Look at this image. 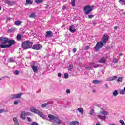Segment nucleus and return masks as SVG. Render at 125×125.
<instances>
[{
	"mask_svg": "<svg viewBox=\"0 0 125 125\" xmlns=\"http://www.w3.org/2000/svg\"><path fill=\"white\" fill-rule=\"evenodd\" d=\"M0 48H9L15 43V40H10L9 38L3 36L0 38Z\"/></svg>",
	"mask_w": 125,
	"mask_h": 125,
	"instance_id": "nucleus-1",
	"label": "nucleus"
},
{
	"mask_svg": "<svg viewBox=\"0 0 125 125\" xmlns=\"http://www.w3.org/2000/svg\"><path fill=\"white\" fill-rule=\"evenodd\" d=\"M108 40L109 36L106 34L104 35L102 38V41L97 42L96 46L94 47L95 51H98L100 48H102L103 45L107 43V42H108Z\"/></svg>",
	"mask_w": 125,
	"mask_h": 125,
	"instance_id": "nucleus-2",
	"label": "nucleus"
},
{
	"mask_svg": "<svg viewBox=\"0 0 125 125\" xmlns=\"http://www.w3.org/2000/svg\"><path fill=\"white\" fill-rule=\"evenodd\" d=\"M94 7V5L89 6V5H86L84 7L83 10H84V13L86 15H88L89 13H91L92 12V10H93V8Z\"/></svg>",
	"mask_w": 125,
	"mask_h": 125,
	"instance_id": "nucleus-3",
	"label": "nucleus"
},
{
	"mask_svg": "<svg viewBox=\"0 0 125 125\" xmlns=\"http://www.w3.org/2000/svg\"><path fill=\"white\" fill-rule=\"evenodd\" d=\"M33 45V42L31 41H26L22 43V47L23 49H29L31 48Z\"/></svg>",
	"mask_w": 125,
	"mask_h": 125,
	"instance_id": "nucleus-4",
	"label": "nucleus"
},
{
	"mask_svg": "<svg viewBox=\"0 0 125 125\" xmlns=\"http://www.w3.org/2000/svg\"><path fill=\"white\" fill-rule=\"evenodd\" d=\"M27 115V116H31V113L30 112H25V111H23L21 112V118L22 119V120H26V117H25V115Z\"/></svg>",
	"mask_w": 125,
	"mask_h": 125,
	"instance_id": "nucleus-5",
	"label": "nucleus"
},
{
	"mask_svg": "<svg viewBox=\"0 0 125 125\" xmlns=\"http://www.w3.org/2000/svg\"><path fill=\"white\" fill-rule=\"evenodd\" d=\"M42 48V46L41 44H36L32 46V49L34 50H40Z\"/></svg>",
	"mask_w": 125,
	"mask_h": 125,
	"instance_id": "nucleus-6",
	"label": "nucleus"
},
{
	"mask_svg": "<svg viewBox=\"0 0 125 125\" xmlns=\"http://www.w3.org/2000/svg\"><path fill=\"white\" fill-rule=\"evenodd\" d=\"M107 60V58L106 57H102L98 61V63H102V64H105L106 63Z\"/></svg>",
	"mask_w": 125,
	"mask_h": 125,
	"instance_id": "nucleus-7",
	"label": "nucleus"
},
{
	"mask_svg": "<svg viewBox=\"0 0 125 125\" xmlns=\"http://www.w3.org/2000/svg\"><path fill=\"white\" fill-rule=\"evenodd\" d=\"M4 3H5L6 4H8V5H11V6H12V5H14L15 4V1H9L8 0H5L4 1Z\"/></svg>",
	"mask_w": 125,
	"mask_h": 125,
	"instance_id": "nucleus-8",
	"label": "nucleus"
},
{
	"mask_svg": "<svg viewBox=\"0 0 125 125\" xmlns=\"http://www.w3.org/2000/svg\"><path fill=\"white\" fill-rule=\"evenodd\" d=\"M57 116H55L52 114H49L48 115V118L49 119V121L50 122H52L53 120H55V119H57Z\"/></svg>",
	"mask_w": 125,
	"mask_h": 125,
	"instance_id": "nucleus-9",
	"label": "nucleus"
},
{
	"mask_svg": "<svg viewBox=\"0 0 125 125\" xmlns=\"http://www.w3.org/2000/svg\"><path fill=\"white\" fill-rule=\"evenodd\" d=\"M57 118L55 119L54 121V123L56 124V125H59L60 124H62V120L58 119V117L57 116Z\"/></svg>",
	"mask_w": 125,
	"mask_h": 125,
	"instance_id": "nucleus-10",
	"label": "nucleus"
},
{
	"mask_svg": "<svg viewBox=\"0 0 125 125\" xmlns=\"http://www.w3.org/2000/svg\"><path fill=\"white\" fill-rule=\"evenodd\" d=\"M69 31L71 33H75L76 32V29H75V25H72L69 27Z\"/></svg>",
	"mask_w": 125,
	"mask_h": 125,
	"instance_id": "nucleus-11",
	"label": "nucleus"
},
{
	"mask_svg": "<svg viewBox=\"0 0 125 125\" xmlns=\"http://www.w3.org/2000/svg\"><path fill=\"white\" fill-rule=\"evenodd\" d=\"M30 110L32 112V113H34L35 114H37L38 115L39 113H40V111L38 110L36 108H30Z\"/></svg>",
	"mask_w": 125,
	"mask_h": 125,
	"instance_id": "nucleus-12",
	"label": "nucleus"
},
{
	"mask_svg": "<svg viewBox=\"0 0 125 125\" xmlns=\"http://www.w3.org/2000/svg\"><path fill=\"white\" fill-rule=\"evenodd\" d=\"M45 37L46 38H47V37H52V32L51 31H47Z\"/></svg>",
	"mask_w": 125,
	"mask_h": 125,
	"instance_id": "nucleus-13",
	"label": "nucleus"
},
{
	"mask_svg": "<svg viewBox=\"0 0 125 125\" xmlns=\"http://www.w3.org/2000/svg\"><path fill=\"white\" fill-rule=\"evenodd\" d=\"M101 82V81L99 80H93V82H92L94 84H99V83H100Z\"/></svg>",
	"mask_w": 125,
	"mask_h": 125,
	"instance_id": "nucleus-14",
	"label": "nucleus"
},
{
	"mask_svg": "<svg viewBox=\"0 0 125 125\" xmlns=\"http://www.w3.org/2000/svg\"><path fill=\"white\" fill-rule=\"evenodd\" d=\"M32 69L34 73H37L38 72V66L33 65L32 66Z\"/></svg>",
	"mask_w": 125,
	"mask_h": 125,
	"instance_id": "nucleus-15",
	"label": "nucleus"
},
{
	"mask_svg": "<svg viewBox=\"0 0 125 125\" xmlns=\"http://www.w3.org/2000/svg\"><path fill=\"white\" fill-rule=\"evenodd\" d=\"M100 115H104V116H107L108 112L104 110L102 111V112L99 113Z\"/></svg>",
	"mask_w": 125,
	"mask_h": 125,
	"instance_id": "nucleus-16",
	"label": "nucleus"
},
{
	"mask_svg": "<svg viewBox=\"0 0 125 125\" xmlns=\"http://www.w3.org/2000/svg\"><path fill=\"white\" fill-rule=\"evenodd\" d=\"M39 116L41 117V118H42V119H45V115L42 113V112H39L38 113Z\"/></svg>",
	"mask_w": 125,
	"mask_h": 125,
	"instance_id": "nucleus-17",
	"label": "nucleus"
},
{
	"mask_svg": "<svg viewBox=\"0 0 125 125\" xmlns=\"http://www.w3.org/2000/svg\"><path fill=\"white\" fill-rule=\"evenodd\" d=\"M79 125V122L77 121H74L70 122V125Z\"/></svg>",
	"mask_w": 125,
	"mask_h": 125,
	"instance_id": "nucleus-18",
	"label": "nucleus"
},
{
	"mask_svg": "<svg viewBox=\"0 0 125 125\" xmlns=\"http://www.w3.org/2000/svg\"><path fill=\"white\" fill-rule=\"evenodd\" d=\"M33 0H26V4L25 5H28V4H33Z\"/></svg>",
	"mask_w": 125,
	"mask_h": 125,
	"instance_id": "nucleus-19",
	"label": "nucleus"
},
{
	"mask_svg": "<svg viewBox=\"0 0 125 125\" xmlns=\"http://www.w3.org/2000/svg\"><path fill=\"white\" fill-rule=\"evenodd\" d=\"M77 111L79 112V113H81L82 115H83V108H78L77 109Z\"/></svg>",
	"mask_w": 125,
	"mask_h": 125,
	"instance_id": "nucleus-20",
	"label": "nucleus"
},
{
	"mask_svg": "<svg viewBox=\"0 0 125 125\" xmlns=\"http://www.w3.org/2000/svg\"><path fill=\"white\" fill-rule=\"evenodd\" d=\"M13 121L14 122L15 125H19V123H18V120H17V119L16 118L14 117Z\"/></svg>",
	"mask_w": 125,
	"mask_h": 125,
	"instance_id": "nucleus-21",
	"label": "nucleus"
},
{
	"mask_svg": "<svg viewBox=\"0 0 125 125\" xmlns=\"http://www.w3.org/2000/svg\"><path fill=\"white\" fill-rule=\"evenodd\" d=\"M15 25H16V26H20V25H21V21H15Z\"/></svg>",
	"mask_w": 125,
	"mask_h": 125,
	"instance_id": "nucleus-22",
	"label": "nucleus"
},
{
	"mask_svg": "<svg viewBox=\"0 0 125 125\" xmlns=\"http://www.w3.org/2000/svg\"><path fill=\"white\" fill-rule=\"evenodd\" d=\"M29 17L30 18H36V17H37V15L35 13H32L29 15Z\"/></svg>",
	"mask_w": 125,
	"mask_h": 125,
	"instance_id": "nucleus-23",
	"label": "nucleus"
},
{
	"mask_svg": "<svg viewBox=\"0 0 125 125\" xmlns=\"http://www.w3.org/2000/svg\"><path fill=\"white\" fill-rule=\"evenodd\" d=\"M17 98H20L23 95V93H19L16 94Z\"/></svg>",
	"mask_w": 125,
	"mask_h": 125,
	"instance_id": "nucleus-24",
	"label": "nucleus"
},
{
	"mask_svg": "<svg viewBox=\"0 0 125 125\" xmlns=\"http://www.w3.org/2000/svg\"><path fill=\"white\" fill-rule=\"evenodd\" d=\"M22 39V36L20 34H18L17 36V40L18 41H21Z\"/></svg>",
	"mask_w": 125,
	"mask_h": 125,
	"instance_id": "nucleus-25",
	"label": "nucleus"
},
{
	"mask_svg": "<svg viewBox=\"0 0 125 125\" xmlns=\"http://www.w3.org/2000/svg\"><path fill=\"white\" fill-rule=\"evenodd\" d=\"M119 2V3H121L122 5H125V0H120Z\"/></svg>",
	"mask_w": 125,
	"mask_h": 125,
	"instance_id": "nucleus-26",
	"label": "nucleus"
},
{
	"mask_svg": "<svg viewBox=\"0 0 125 125\" xmlns=\"http://www.w3.org/2000/svg\"><path fill=\"white\" fill-rule=\"evenodd\" d=\"M42 1H43V0H35V2L37 3V4H39V3H42Z\"/></svg>",
	"mask_w": 125,
	"mask_h": 125,
	"instance_id": "nucleus-27",
	"label": "nucleus"
},
{
	"mask_svg": "<svg viewBox=\"0 0 125 125\" xmlns=\"http://www.w3.org/2000/svg\"><path fill=\"white\" fill-rule=\"evenodd\" d=\"M47 105H48V103H46L42 104L41 105V107H42V108H44V107H46V106H47Z\"/></svg>",
	"mask_w": 125,
	"mask_h": 125,
	"instance_id": "nucleus-28",
	"label": "nucleus"
},
{
	"mask_svg": "<svg viewBox=\"0 0 125 125\" xmlns=\"http://www.w3.org/2000/svg\"><path fill=\"white\" fill-rule=\"evenodd\" d=\"M73 67L74 66L73 65V64H70L68 67L69 71H72Z\"/></svg>",
	"mask_w": 125,
	"mask_h": 125,
	"instance_id": "nucleus-29",
	"label": "nucleus"
},
{
	"mask_svg": "<svg viewBox=\"0 0 125 125\" xmlns=\"http://www.w3.org/2000/svg\"><path fill=\"white\" fill-rule=\"evenodd\" d=\"M118 62H119V60H118V59L116 58H114L113 59V63L114 64H116V63H118Z\"/></svg>",
	"mask_w": 125,
	"mask_h": 125,
	"instance_id": "nucleus-30",
	"label": "nucleus"
},
{
	"mask_svg": "<svg viewBox=\"0 0 125 125\" xmlns=\"http://www.w3.org/2000/svg\"><path fill=\"white\" fill-rule=\"evenodd\" d=\"M10 98H11L12 99H16V98H17L16 94H15V95H11Z\"/></svg>",
	"mask_w": 125,
	"mask_h": 125,
	"instance_id": "nucleus-31",
	"label": "nucleus"
},
{
	"mask_svg": "<svg viewBox=\"0 0 125 125\" xmlns=\"http://www.w3.org/2000/svg\"><path fill=\"white\" fill-rule=\"evenodd\" d=\"M122 81H123V77H119L117 80V82H118V83H121V82H122Z\"/></svg>",
	"mask_w": 125,
	"mask_h": 125,
	"instance_id": "nucleus-32",
	"label": "nucleus"
},
{
	"mask_svg": "<svg viewBox=\"0 0 125 125\" xmlns=\"http://www.w3.org/2000/svg\"><path fill=\"white\" fill-rule=\"evenodd\" d=\"M113 94L115 97L117 96V95H118V91L117 90H115Z\"/></svg>",
	"mask_w": 125,
	"mask_h": 125,
	"instance_id": "nucleus-33",
	"label": "nucleus"
},
{
	"mask_svg": "<svg viewBox=\"0 0 125 125\" xmlns=\"http://www.w3.org/2000/svg\"><path fill=\"white\" fill-rule=\"evenodd\" d=\"M10 63H13L14 62V60H13V58H10L9 59Z\"/></svg>",
	"mask_w": 125,
	"mask_h": 125,
	"instance_id": "nucleus-34",
	"label": "nucleus"
},
{
	"mask_svg": "<svg viewBox=\"0 0 125 125\" xmlns=\"http://www.w3.org/2000/svg\"><path fill=\"white\" fill-rule=\"evenodd\" d=\"M64 77L65 78V79H68V78H69V74L68 73H65L64 74Z\"/></svg>",
	"mask_w": 125,
	"mask_h": 125,
	"instance_id": "nucleus-35",
	"label": "nucleus"
},
{
	"mask_svg": "<svg viewBox=\"0 0 125 125\" xmlns=\"http://www.w3.org/2000/svg\"><path fill=\"white\" fill-rule=\"evenodd\" d=\"M93 113H94V109H92L90 110V113H89V115H92Z\"/></svg>",
	"mask_w": 125,
	"mask_h": 125,
	"instance_id": "nucleus-36",
	"label": "nucleus"
},
{
	"mask_svg": "<svg viewBox=\"0 0 125 125\" xmlns=\"http://www.w3.org/2000/svg\"><path fill=\"white\" fill-rule=\"evenodd\" d=\"M119 122L120 124H121L122 125H125V122L123 121V120H120Z\"/></svg>",
	"mask_w": 125,
	"mask_h": 125,
	"instance_id": "nucleus-37",
	"label": "nucleus"
},
{
	"mask_svg": "<svg viewBox=\"0 0 125 125\" xmlns=\"http://www.w3.org/2000/svg\"><path fill=\"white\" fill-rule=\"evenodd\" d=\"M88 18H90V19L93 18V17H94V15H88Z\"/></svg>",
	"mask_w": 125,
	"mask_h": 125,
	"instance_id": "nucleus-38",
	"label": "nucleus"
},
{
	"mask_svg": "<svg viewBox=\"0 0 125 125\" xmlns=\"http://www.w3.org/2000/svg\"><path fill=\"white\" fill-rule=\"evenodd\" d=\"M28 122H32V119L30 117H27Z\"/></svg>",
	"mask_w": 125,
	"mask_h": 125,
	"instance_id": "nucleus-39",
	"label": "nucleus"
},
{
	"mask_svg": "<svg viewBox=\"0 0 125 125\" xmlns=\"http://www.w3.org/2000/svg\"><path fill=\"white\" fill-rule=\"evenodd\" d=\"M99 117V119H103V120H106V117L105 116L103 117V118L101 117V116H100Z\"/></svg>",
	"mask_w": 125,
	"mask_h": 125,
	"instance_id": "nucleus-40",
	"label": "nucleus"
},
{
	"mask_svg": "<svg viewBox=\"0 0 125 125\" xmlns=\"http://www.w3.org/2000/svg\"><path fill=\"white\" fill-rule=\"evenodd\" d=\"M14 74L15 75H19V71L18 70H15Z\"/></svg>",
	"mask_w": 125,
	"mask_h": 125,
	"instance_id": "nucleus-41",
	"label": "nucleus"
},
{
	"mask_svg": "<svg viewBox=\"0 0 125 125\" xmlns=\"http://www.w3.org/2000/svg\"><path fill=\"white\" fill-rule=\"evenodd\" d=\"M75 1H72L71 2V4L72 5V6H76V4H75Z\"/></svg>",
	"mask_w": 125,
	"mask_h": 125,
	"instance_id": "nucleus-42",
	"label": "nucleus"
},
{
	"mask_svg": "<svg viewBox=\"0 0 125 125\" xmlns=\"http://www.w3.org/2000/svg\"><path fill=\"white\" fill-rule=\"evenodd\" d=\"M4 112H5V110H4V109H0V114H1V113H4Z\"/></svg>",
	"mask_w": 125,
	"mask_h": 125,
	"instance_id": "nucleus-43",
	"label": "nucleus"
},
{
	"mask_svg": "<svg viewBox=\"0 0 125 125\" xmlns=\"http://www.w3.org/2000/svg\"><path fill=\"white\" fill-rule=\"evenodd\" d=\"M65 9H66V5H64L62 9V10H65Z\"/></svg>",
	"mask_w": 125,
	"mask_h": 125,
	"instance_id": "nucleus-44",
	"label": "nucleus"
},
{
	"mask_svg": "<svg viewBox=\"0 0 125 125\" xmlns=\"http://www.w3.org/2000/svg\"><path fill=\"white\" fill-rule=\"evenodd\" d=\"M32 125H39V124H38V123H37L36 122H32L31 123Z\"/></svg>",
	"mask_w": 125,
	"mask_h": 125,
	"instance_id": "nucleus-45",
	"label": "nucleus"
},
{
	"mask_svg": "<svg viewBox=\"0 0 125 125\" xmlns=\"http://www.w3.org/2000/svg\"><path fill=\"white\" fill-rule=\"evenodd\" d=\"M116 79H117V76H113L112 78V81H114V80H116Z\"/></svg>",
	"mask_w": 125,
	"mask_h": 125,
	"instance_id": "nucleus-46",
	"label": "nucleus"
},
{
	"mask_svg": "<svg viewBox=\"0 0 125 125\" xmlns=\"http://www.w3.org/2000/svg\"><path fill=\"white\" fill-rule=\"evenodd\" d=\"M88 49H89V46H86L85 47V50H88Z\"/></svg>",
	"mask_w": 125,
	"mask_h": 125,
	"instance_id": "nucleus-47",
	"label": "nucleus"
},
{
	"mask_svg": "<svg viewBox=\"0 0 125 125\" xmlns=\"http://www.w3.org/2000/svg\"><path fill=\"white\" fill-rule=\"evenodd\" d=\"M14 105H17L18 104V102L17 101H15L14 102Z\"/></svg>",
	"mask_w": 125,
	"mask_h": 125,
	"instance_id": "nucleus-48",
	"label": "nucleus"
},
{
	"mask_svg": "<svg viewBox=\"0 0 125 125\" xmlns=\"http://www.w3.org/2000/svg\"><path fill=\"white\" fill-rule=\"evenodd\" d=\"M120 94H125V91L124 90H121L120 91Z\"/></svg>",
	"mask_w": 125,
	"mask_h": 125,
	"instance_id": "nucleus-49",
	"label": "nucleus"
},
{
	"mask_svg": "<svg viewBox=\"0 0 125 125\" xmlns=\"http://www.w3.org/2000/svg\"><path fill=\"white\" fill-rule=\"evenodd\" d=\"M99 67V64H97L96 65L94 66V68H98Z\"/></svg>",
	"mask_w": 125,
	"mask_h": 125,
	"instance_id": "nucleus-50",
	"label": "nucleus"
},
{
	"mask_svg": "<svg viewBox=\"0 0 125 125\" xmlns=\"http://www.w3.org/2000/svg\"><path fill=\"white\" fill-rule=\"evenodd\" d=\"M62 75V74H61V73H59L58 74V77H59L60 78L61 77Z\"/></svg>",
	"mask_w": 125,
	"mask_h": 125,
	"instance_id": "nucleus-51",
	"label": "nucleus"
},
{
	"mask_svg": "<svg viewBox=\"0 0 125 125\" xmlns=\"http://www.w3.org/2000/svg\"><path fill=\"white\" fill-rule=\"evenodd\" d=\"M73 51L74 53H75V52H76L77 51V49L74 48L73 49Z\"/></svg>",
	"mask_w": 125,
	"mask_h": 125,
	"instance_id": "nucleus-52",
	"label": "nucleus"
},
{
	"mask_svg": "<svg viewBox=\"0 0 125 125\" xmlns=\"http://www.w3.org/2000/svg\"><path fill=\"white\" fill-rule=\"evenodd\" d=\"M94 64H95V63H94L93 62H91V63H89V65H90V66H92V65H94Z\"/></svg>",
	"mask_w": 125,
	"mask_h": 125,
	"instance_id": "nucleus-53",
	"label": "nucleus"
},
{
	"mask_svg": "<svg viewBox=\"0 0 125 125\" xmlns=\"http://www.w3.org/2000/svg\"><path fill=\"white\" fill-rule=\"evenodd\" d=\"M66 92H67V93H70V90L69 89L66 90Z\"/></svg>",
	"mask_w": 125,
	"mask_h": 125,
	"instance_id": "nucleus-54",
	"label": "nucleus"
},
{
	"mask_svg": "<svg viewBox=\"0 0 125 125\" xmlns=\"http://www.w3.org/2000/svg\"><path fill=\"white\" fill-rule=\"evenodd\" d=\"M86 69L87 70H91V68H90V67H86Z\"/></svg>",
	"mask_w": 125,
	"mask_h": 125,
	"instance_id": "nucleus-55",
	"label": "nucleus"
},
{
	"mask_svg": "<svg viewBox=\"0 0 125 125\" xmlns=\"http://www.w3.org/2000/svg\"><path fill=\"white\" fill-rule=\"evenodd\" d=\"M123 55V54L122 53H120L119 54V56H122Z\"/></svg>",
	"mask_w": 125,
	"mask_h": 125,
	"instance_id": "nucleus-56",
	"label": "nucleus"
},
{
	"mask_svg": "<svg viewBox=\"0 0 125 125\" xmlns=\"http://www.w3.org/2000/svg\"><path fill=\"white\" fill-rule=\"evenodd\" d=\"M6 20H10V18H9V17H7V18H6Z\"/></svg>",
	"mask_w": 125,
	"mask_h": 125,
	"instance_id": "nucleus-57",
	"label": "nucleus"
},
{
	"mask_svg": "<svg viewBox=\"0 0 125 125\" xmlns=\"http://www.w3.org/2000/svg\"><path fill=\"white\" fill-rule=\"evenodd\" d=\"M114 29L115 30H117V29H118V27L115 26L114 28Z\"/></svg>",
	"mask_w": 125,
	"mask_h": 125,
	"instance_id": "nucleus-58",
	"label": "nucleus"
},
{
	"mask_svg": "<svg viewBox=\"0 0 125 125\" xmlns=\"http://www.w3.org/2000/svg\"><path fill=\"white\" fill-rule=\"evenodd\" d=\"M48 5H46V6H45V7L46 8H47V7H48Z\"/></svg>",
	"mask_w": 125,
	"mask_h": 125,
	"instance_id": "nucleus-59",
	"label": "nucleus"
},
{
	"mask_svg": "<svg viewBox=\"0 0 125 125\" xmlns=\"http://www.w3.org/2000/svg\"><path fill=\"white\" fill-rule=\"evenodd\" d=\"M109 125H117L114 124H109Z\"/></svg>",
	"mask_w": 125,
	"mask_h": 125,
	"instance_id": "nucleus-60",
	"label": "nucleus"
},
{
	"mask_svg": "<svg viewBox=\"0 0 125 125\" xmlns=\"http://www.w3.org/2000/svg\"><path fill=\"white\" fill-rule=\"evenodd\" d=\"M96 125H100V124L99 123H97Z\"/></svg>",
	"mask_w": 125,
	"mask_h": 125,
	"instance_id": "nucleus-61",
	"label": "nucleus"
},
{
	"mask_svg": "<svg viewBox=\"0 0 125 125\" xmlns=\"http://www.w3.org/2000/svg\"><path fill=\"white\" fill-rule=\"evenodd\" d=\"M123 91H124L125 92V87L124 88Z\"/></svg>",
	"mask_w": 125,
	"mask_h": 125,
	"instance_id": "nucleus-62",
	"label": "nucleus"
},
{
	"mask_svg": "<svg viewBox=\"0 0 125 125\" xmlns=\"http://www.w3.org/2000/svg\"><path fill=\"white\" fill-rule=\"evenodd\" d=\"M0 10H1V6H0Z\"/></svg>",
	"mask_w": 125,
	"mask_h": 125,
	"instance_id": "nucleus-63",
	"label": "nucleus"
},
{
	"mask_svg": "<svg viewBox=\"0 0 125 125\" xmlns=\"http://www.w3.org/2000/svg\"><path fill=\"white\" fill-rule=\"evenodd\" d=\"M72 1H75H75H76V0H73Z\"/></svg>",
	"mask_w": 125,
	"mask_h": 125,
	"instance_id": "nucleus-64",
	"label": "nucleus"
}]
</instances>
